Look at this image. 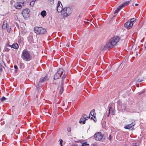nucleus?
Masks as SVG:
<instances>
[{"mask_svg":"<svg viewBox=\"0 0 146 146\" xmlns=\"http://www.w3.org/2000/svg\"><path fill=\"white\" fill-rule=\"evenodd\" d=\"M119 40L120 38L118 36L113 37L111 39L109 42L104 46L103 49L107 50L113 48L116 45Z\"/></svg>","mask_w":146,"mask_h":146,"instance_id":"f257e3e1","label":"nucleus"},{"mask_svg":"<svg viewBox=\"0 0 146 146\" xmlns=\"http://www.w3.org/2000/svg\"><path fill=\"white\" fill-rule=\"evenodd\" d=\"M21 57L24 60L27 61H28L32 59L30 52L26 49H25L23 51Z\"/></svg>","mask_w":146,"mask_h":146,"instance_id":"f03ea898","label":"nucleus"},{"mask_svg":"<svg viewBox=\"0 0 146 146\" xmlns=\"http://www.w3.org/2000/svg\"><path fill=\"white\" fill-rule=\"evenodd\" d=\"M72 11V9L70 8L65 7L63 8L61 14L63 17H66L71 15Z\"/></svg>","mask_w":146,"mask_h":146,"instance_id":"7ed1b4c3","label":"nucleus"},{"mask_svg":"<svg viewBox=\"0 0 146 146\" xmlns=\"http://www.w3.org/2000/svg\"><path fill=\"white\" fill-rule=\"evenodd\" d=\"M135 20L136 19L135 18H133L130 20H128L124 24V27L127 29H130L132 27L133 24L135 22Z\"/></svg>","mask_w":146,"mask_h":146,"instance_id":"20e7f679","label":"nucleus"},{"mask_svg":"<svg viewBox=\"0 0 146 146\" xmlns=\"http://www.w3.org/2000/svg\"><path fill=\"white\" fill-rule=\"evenodd\" d=\"M34 31L37 34H42L45 33L46 30L42 27H36L34 29Z\"/></svg>","mask_w":146,"mask_h":146,"instance_id":"39448f33","label":"nucleus"},{"mask_svg":"<svg viewBox=\"0 0 146 146\" xmlns=\"http://www.w3.org/2000/svg\"><path fill=\"white\" fill-rule=\"evenodd\" d=\"M63 72V70L61 68H60L55 74L54 77V79H57L60 77L62 74Z\"/></svg>","mask_w":146,"mask_h":146,"instance_id":"423d86ee","label":"nucleus"},{"mask_svg":"<svg viewBox=\"0 0 146 146\" xmlns=\"http://www.w3.org/2000/svg\"><path fill=\"white\" fill-rule=\"evenodd\" d=\"M30 10L28 9H23L22 12V14L24 18H27L29 17Z\"/></svg>","mask_w":146,"mask_h":146,"instance_id":"0eeeda50","label":"nucleus"},{"mask_svg":"<svg viewBox=\"0 0 146 146\" xmlns=\"http://www.w3.org/2000/svg\"><path fill=\"white\" fill-rule=\"evenodd\" d=\"M63 9L61 2L60 1H58L57 5V11L58 13H61Z\"/></svg>","mask_w":146,"mask_h":146,"instance_id":"6e6552de","label":"nucleus"},{"mask_svg":"<svg viewBox=\"0 0 146 146\" xmlns=\"http://www.w3.org/2000/svg\"><path fill=\"white\" fill-rule=\"evenodd\" d=\"M103 137V135L100 132H98L94 135V138L96 140H100Z\"/></svg>","mask_w":146,"mask_h":146,"instance_id":"1a4fd4ad","label":"nucleus"},{"mask_svg":"<svg viewBox=\"0 0 146 146\" xmlns=\"http://www.w3.org/2000/svg\"><path fill=\"white\" fill-rule=\"evenodd\" d=\"M86 115L85 114L82 115L80 120V123H82L83 124H84L85 123V121L88 118V117H86Z\"/></svg>","mask_w":146,"mask_h":146,"instance_id":"9d476101","label":"nucleus"},{"mask_svg":"<svg viewBox=\"0 0 146 146\" xmlns=\"http://www.w3.org/2000/svg\"><path fill=\"white\" fill-rule=\"evenodd\" d=\"M23 3L20 2H17L14 5L15 7L17 9L21 8L22 7Z\"/></svg>","mask_w":146,"mask_h":146,"instance_id":"9b49d317","label":"nucleus"},{"mask_svg":"<svg viewBox=\"0 0 146 146\" xmlns=\"http://www.w3.org/2000/svg\"><path fill=\"white\" fill-rule=\"evenodd\" d=\"M48 80V76L46 75L45 77H42L40 79L39 82L41 83Z\"/></svg>","mask_w":146,"mask_h":146,"instance_id":"f8f14e48","label":"nucleus"},{"mask_svg":"<svg viewBox=\"0 0 146 146\" xmlns=\"http://www.w3.org/2000/svg\"><path fill=\"white\" fill-rule=\"evenodd\" d=\"M7 22L6 21H4L3 23L2 28L3 29H6L8 28L7 27Z\"/></svg>","mask_w":146,"mask_h":146,"instance_id":"ddd939ff","label":"nucleus"},{"mask_svg":"<svg viewBox=\"0 0 146 146\" xmlns=\"http://www.w3.org/2000/svg\"><path fill=\"white\" fill-rule=\"evenodd\" d=\"M11 48H13L15 49H17L19 47V46L17 43L13 44L12 45H9V46Z\"/></svg>","mask_w":146,"mask_h":146,"instance_id":"4468645a","label":"nucleus"},{"mask_svg":"<svg viewBox=\"0 0 146 146\" xmlns=\"http://www.w3.org/2000/svg\"><path fill=\"white\" fill-rule=\"evenodd\" d=\"M134 125L133 124L131 123L125 126L124 127L125 129H129L131 128L133 126H134Z\"/></svg>","mask_w":146,"mask_h":146,"instance_id":"2eb2a0df","label":"nucleus"},{"mask_svg":"<svg viewBox=\"0 0 146 146\" xmlns=\"http://www.w3.org/2000/svg\"><path fill=\"white\" fill-rule=\"evenodd\" d=\"M129 3V1H127L126 2H125L124 3H123L121 4L120 5L121 6L122 8L125 7L126 5H128Z\"/></svg>","mask_w":146,"mask_h":146,"instance_id":"dca6fc26","label":"nucleus"},{"mask_svg":"<svg viewBox=\"0 0 146 146\" xmlns=\"http://www.w3.org/2000/svg\"><path fill=\"white\" fill-rule=\"evenodd\" d=\"M122 8V7L121 6V5L119 6L117 8V9L115 11L114 14H115L118 13L119 11Z\"/></svg>","mask_w":146,"mask_h":146,"instance_id":"f3484780","label":"nucleus"},{"mask_svg":"<svg viewBox=\"0 0 146 146\" xmlns=\"http://www.w3.org/2000/svg\"><path fill=\"white\" fill-rule=\"evenodd\" d=\"M40 15L42 17H44L46 15V12L44 10L43 11L41 12Z\"/></svg>","mask_w":146,"mask_h":146,"instance_id":"a211bd4d","label":"nucleus"},{"mask_svg":"<svg viewBox=\"0 0 146 146\" xmlns=\"http://www.w3.org/2000/svg\"><path fill=\"white\" fill-rule=\"evenodd\" d=\"M62 85L60 86V94H61L63 92V84L62 83Z\"/></svg>","mask_w":146,"mask_h":146,"instance_id":"6ab92c4d","label":"nucleus"},{"mask_svg":"<svg viewBox=\"0 0 146 146\" xmlns=\"http://www.w3.org/2000/svg\"><path fill=\"white\" fill-rule=\"evenodd\" d=\"M42 86V83L40 82H38V84L36 87V88L38 90Z\"/></svg>","mask_w":146,"mask_h":146,"instance_id":"aec40b11","label":"nucleus"},{"mask_svg":"<svg viewBox=\"0 0 146 146\" xmlns=\"http://www.w3.org/2000/svg\"><path fill=\"white\" fill-rule=\"evenodd\" d=\"M94 110L93 109L92 110V111H91L90 115H91L92 116H94Z\"/></svg>","mask_w":146,"mask_h":146,"instance_id":"412c9836","label":"nucleus"},{"mask_svg":"<svg viewBox=\"0 0 146 146\" xmlns=\"http://www.w3.org/2000/svg\"><path fill=\"white\" fill-rule=\"evenodd\" d=\"M89 144L88 143H87L86 142H84L83 143L81 146H85L86 145H89Z\"/></svg>","mask_w":146,"mask_h":146,"instance_id":"4be33fe9","label":"nucleus"},{"mask_svg":"<svg viewBox=\"0 0 146 146\" xmlns=\"http://www.w3.org/2000/svg\"><path fill=\"white\" fill-rule=\"evenodd\" d=\"M112 109V107H110L109 110V113L107 115V116L108 117L109 116V115L110 113V111L111 110V109Z\"/></svg>","mask_w":146,"mask_h":146,"instance_id":"5701e85b","label":"nucleus"},{"mask_svg":"<svg viewBox=\"0 0 146 146\" xmlns=\"http://www.w3.org/2000/svg\"><path fill=\"white\" fill-rule=\"evenodd\" d=\"M60 141V144L61 145V146H63V145H62V140L61 139H60L59 140Z\"/></svg>","mask_w":146,"mask_h":146,"instance_id":"b1692460","label":"nucleus"},{"mask_svg":"<svg viewBox=\"0 0 146 146\" xmlns=\"http://www.w3.org/2000/svg\"><path fill=\"white\" fill-rule=\"evenodd\" d=\"M1 101H3L6 100V98L4 97V96H3L2 98H1Z\"/></svg>","mask_w":146,"mask_h":146,"instance_id":"393cba45","label":"nucleus"},{"mask_svg":"<svg viewBox=\"0 0 146 146\" xmlns=\"http://www.w3.org/2000/svg\"><path fill=\"white\" fill-rule=\"evenodd\" d=\"M66 76V75L65 74H64L63 75V76L62 77V80L63 79H64L65 78Z\"/></svg>","mask_w":146,"mask_h":146,"instance_id":"a878e982","label":"nucleus"},{"mask_svg":"<svg viewBox=\"0 0 146 146\" xmlns=\"http://www.w3.org/2000/svg\"><path fill=\"white\" fill-rule=\"evenodd\" d=\"M14 68L15 70V72H17V66L15 65L14 66Z\"/></svg>","mask_w":146,"mask_h":146,"instance_id":"bb28decb","label":"nucleus"},{"mask_svg":"<svg viewBox=\"0 0 146 146\" xmlns=\"http://www.w3.org/2000/svg\"><path fill=\"white\" fill-rule=\"evenodd\" d=\"M143 79H138L137 81V82H142V81H143Z\"/></svg>","mask_w":146,"mask_h":146,"instance_id":"cd10ccee","label":"nucleus"},{"mask_svg":"<svg viewBox=\"0 0 146 146\" xmlns=\"http://www.w3.org/2000/svg\"><path fill=\"white\" fill-rule=\"evenodd\" d=\"M35 2H34L33 1L31 2L30 3V5H31L32 6H33V5L34 4Z\"/></svg>","mask_w":146,"mask_h":146,"instance_id":"c85d7f7f","label":"nucleus"},{"mask_svg":"<svg viewBox=\"0 0 146 146\" xmlns=\"http://www.w3.org/2000/svg\"><path fill=\"white\" fill-rule=\"evenodd\" d=\"M67 131L68 132H69L71 131V129L70 127H68L67 129Z\"/></svg>","mask_w":146,"mask_h":146,"instance_id":"c756f323","label":"nucleus"},{"mask_svg":"<svg viewBox=\"0 0 146 146\" xmlns=\"http://www.w3.org/2000/svg\"><path fill=\"white\" fill-rule=\"evenodd\" d=\"M2 66L0 64V71H2Z\"/></svg>","mask_w":146,"mask_h":146,"instance_id":"7c9ffc66","label":"nucleus"},{"mask_svg":"<svg viewBox=\"0 0 146 146\" xmlns=\"http://www.w3.org/2000/svg\"><path fill=\"white\" fill-rule=\"evenodd\" d=\"M144 91H142L141 92H139V95L141 94H142L143 93H144Z\"/></svg>","mask_w":146,"mask_h":146,"instance_id":"2f4dec72","label":"nucleus"},{"mask_svg":"<svg viewBox=\"0 0 146 146\" xmlns=\"http://www.w3.org/2000/svg\"><path fill=\"white\" fill-rule=\"evenodd\" d=\"M115 113V111H114L113 110L111 112V113L112 115H114Z\"/></svg>","mask_w":146,"mask_h":146,"instance_id":"473e14b6","label":"nucleus"},{"mask_svg":"<svg viewBox=\"0 0 146 146\" xmlns=\"http://www.w3.org/2000/svg\"><path fill=\"white\" fill-rule=\"evenodd\" d=\"M109 140H111V135H110L109 136V137H108Z\"/></svg>","mask_w":146,"mask_h":146,"instance_id":"72a5a7b5","label":"nucleus"},{"mask_svg":"<svg viewBox=\"0 0 146 146\" xmlns=\"http://www.w3.org/2000/svg\"><path fill=\"white\" fill-rule=\"evenodd\" d=\"M5 50L6 51H8L9 50V49L7 48H5Z\"/></svg>","mask_w":146,"mask_h":146,"instance_id":"f704fd0d","label":"nucleus"},{"mask_svg":"<svg viewBox=\"0 0 146 146\" xmlns=\"http://www.w3.org/2000/svg\"><path fill=\"white\" fill-rule=\"evenodd\" d=\"M69 44H70V43H67L66 44V46H67V47H69Z\"/></svg>","mask_w":146,"mask_h":146,"instance_id":"c9c22d12","label":"nucleus"},{"mask_svg":"<svg viewBox=\"0 0 146 146\" xmlns=\"http://www.w3.org/2000/svg\"><path fill=\"white\" fill-rule=\"evenodd\" d=\"M11 28H10V27H9V28L8 29H7V31L8 32H9L10 31V29Z\"/></svg>","mask_w":146,"mask_h":146,"instance_id":"e433bc0d","label":"nucleus"},{"mask_svg":"<svg viewBox=\"0 0 146 146\" xmlns=\"http://www.w3.org/2000/svg\"><path fill=\"white\" fill-rule=\"evenodd\" d=\"M71 146H78L76 144H72Z\"/></svg>","mask_w":146,"mask_h":146,"instance_id":"4c0bfd02","label":"nucleus"},{"mask_svg":"<svg viewBox=\"0 0 146 146\" xmlns=\"http://www.w3.org/2000/svg\"><path fill=\"white\" fill-rule=\"evenodd\" d=\"M135 5V6H138V4H137H137H136Z\"/></svg>","mask_w":146,"mask_h":146,"instance_id":"58836bf2","label":"nucleus"},{"mask_svg":"<svg viewBox=\"0 0 146 146\" xmlns=\"http://www.w3.org/2000/svg\"><path fill=\"white\" fill-rule=\"evenodd\" d=\"M38 0H33V1H34V2H35L36 1H38Z\"/></svg>","mask_w":146,"mask_h":146,"instance_id":"ea45409f","label":"nucleus"},{"mask_svg":"<svg viewBox=\"0 0 146 146\" xmlns=\"http://www.w3.org/2000/svg\"><path fill=\"white\" fill-rule=\"evenodd\" d=\"M48 0L50 1H53L54 0Z\"/></svg>","mask_w":146,"mask_h":146,"instance_id":"a19ab883","label":"nucleus"},{"mask_svg":"<svg viewBox=\"0 0 146 146\" xmlns=\"http://www.w3.org/2000/svg\"><path fill=\"white\" fill-rule=\"evenodd\" d=\"M91 119H92V118H92V117H91Z\"/></svg>","mask_w":146,"mask_h":146,"instance_id":"79ce46f5","label":"nucleus"},{"mask_svg":"<svg viewBox=\"0 0 146 146\" xmlns=\"http://www.w3.org/2000/svg\"><path fill=\"white\" fill-rule=\"evenodd\" d=\"M134 146H137V145H134Z\"/></svg>","mask_w":146,"mask_h":146,"instance_id":"37998d69","label":"nucleus"},{"mask_svg":"<svg viewBox=\"0 0 146 146\" xmlns=\"http://www.w3.org/2000/svg\"><path fill=\"white\" fill-rule=\"evenodd\" d=\"M145 46H146V44H145Z\"/></svg>","mask_w":146,"mask_h":146,"instance_id":"c03bdc74","label":"nucleus"},{"mask_svg":"<svg viewBox=\"0 0 146 146\" xmlns=\"http://www.w3.org/2000/svg\"><path fill=\"white\" fill-rule=\"evenodd\" d=\"M1 141V139H0V141Z\"/></svg>","mask_w":146,"mask_h":146,"instance_id":"a18cd8bd","label":"nucleus"}]
</instances>
